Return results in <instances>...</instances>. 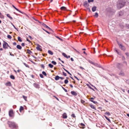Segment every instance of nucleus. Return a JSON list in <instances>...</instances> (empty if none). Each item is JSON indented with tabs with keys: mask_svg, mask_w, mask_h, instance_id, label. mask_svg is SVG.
I'll return each instance as SVG.
<instances>
[{
	"mask_svg": "<svg viewBox=\"0 0 129 129\" xmlns=\"http://www.w3.org/2000/svg\"><path fill=\"white\" fill-rule=\"evenodd\" d=\"M7 123L9 127L12 129H17L18 127L17 125L14 122L8 121Z\"/></svg>",
	"mask_w": 129,
	"mask_h": 129,
	"instance_id": "obj_1",
	"label": "nucleus"
},
{
	"mask_svg": "<svg viewBox=\"0 0 129 129\" xmlns=\"http://www.w3.org/2000/svg\"><path fill=\"white\" fill-rule=\"evenodd\" d=\"M125 3L120 1L119 3H118L117 5V7L118 9H120L122 7L125 5Z\"/></svg>",
	"mask_w": 129,
	"mask_h": 129,
	"instance_id": "obj_2",
	"label": "nucleus"
},
{
	"mask_svg": "<svg viewBox=\"0 0 129 129\" xmlns=\"http://www.w3.org/2000/svg\"><path fill=\"white\" fill-rule=\"evenodd\" d=\"M117 44L121 49L123 51H125L126 50L125 47L122 45V44H120L118 42H117Z\"/></svg>",
	"mask_w": 129,
	"mask_h": 129,
	"instance_id": "obj_3",
	"label": "nucleus"
},
{
	"mask_svg": "<svg viewBox=\"0 0 129 129\" xmlns=\"http://www.w3.org/2000/svg\"><path fill=\"white\" fill-rule=\"evenodd\" d=\"M9 114L10 117L13 118L14 116V114L13 110H10L9 112Z\"/></svg>",
	"mask_w": 129,
	"mask_h": 129,
	"instance_id": "obj_4",
	"label": "nucleus"
},
{
	"mask_svg": "<svg viewBox=\"0 0 129 129\" xmlns=\"http://www.w3.org/2000/svg\"><path fill=\"white\" fill-rule=\"evenodd\" d=\"M116 66L119 69H120L123 67V65L122 64L118 63H117Z\"/></svg>",
	"mask_w": 129,
	"mask_h": 129,
	"instance_id": "obj_5",
	"label": "nucleus"
},
{
	"mask_svg": "<svg viewBox=\"0 0 129 129\" xmlns=\"http://www.w3.org/2000/svg\"><path fill=\"white\" fill-rule=\"evenodd\" d=\"M41 24L44 27H46V28L49 29L51 31H53V30L49 27L46 24L43 23H42Z\"/></svg>",
	"mask_w": 129,
	"mask_h": 129,
	"instance_id": "obj_6",
	"label": "nucleus"
},
{
	"mask_svg": "<svg viewBox=\"0 0 129 129\" xmlns=\"http://www.w3.org/2000/svg\"><path fill=\"white\" fill-rule=\"evenodd\" d=\"M3 43V48L6 49L8 48V47H7V43L5 41H4Z\"/></svg>",
	"mask_w": 129,
	"mask_h": 129,
	"instance_id": "obj_7",
	"label": "nucleus"
},
{
	"mask_svg": "<svg viewBox=\"0 0 129 129\" xmlns=\"http://www.w3.org/2000/svg\"><path fill=\"white\" fill-rule=\"evenodd\" d=\"M34 86L36 88H40L39 85L37 83H34L33 84Z\"/></svg>",
	"mask_w": 129,
	"mask_h": 129,
	"instance_id": "obj_8",
	"label": "nucleus"
},
{
	"mask_svg": "<svg viewBox=\"0 0 129 129\" xmlns=\"http://www.w3.org/2000/svg\"><path fill=\"white\" fill-rule=\"evenodd\" d=\"M38 46L36 47V49L38 50H39L40 51H42V49L41 48V46L39 44H37Z\"/></svg>",
	"mask_w": 129,
	"mask_h": 129,
	"instance_id": "obj_9",
	"label": "nucleus"
},
{
	"mask_svg": "<svg viewBox=\"0 0 129 129\" xmlns=\"http://www.w3.org/2000/svg\"><path fill=\"white\" fill-rule=\"evenodd\" d=\"M88 61L90 63L92 64L95 66H97L98 65V64L96 63H94L90 60H88Z\"/></svg>",
	"mask_w": 129,
	"mask_h": 129,
	"instance_id": "obj_10",
	"label": "nucleus"
},
{
	"mask_svg": "<svg viewBox=\"0 0 129 129\" xmlns=\"http://www.w3.org/2000/svg\"><path fill=\"white\" fill-rule=\"evenodd\" d=\"M123 14V13L122 11H120L118 13V15L119 17L122 16Z\"/></svg>",
	"mask_w": 129,
	"mask_h": 129,
	"instance_id": "obj_11",
	"label": "nucleus"
},
{
	"mask_svg": "<svg viewBox=\"0 0 129 129\" xmlns=\"http://www.w3.org/2000/svg\"><path fill=\"white\" fill-rule=\"evenodd\" d=\"M62 117L64 119H66L67 117V114L65 113H64L62 115Z\"/></svg>",
	"mask_w": 129,
	"mask_h": 129,
	"instance_id": "obj_12",
	"label": "nucleus"
},
{
	"mask_svg": "<svg viewBox=\"0 0 129 129\" xmlns=\"http://www.w3.org/2000/svg\"><path fill=\"white\" fill-rule=\"evenodd\" d=\"M71 94L75 96H76L77 95V93L75 91H72L71 92Z\"/></svg>",
	"mask_w": 129,
	"mask_h": 129,
	"instance_id": "obj_13",
	"label": "nucleus"
},
{
	"mask_svg": "<svg viewBox=\"0 0 129 129\" xmlns=\"http://www.w3.org/2000/svg\"><path fill=\"white\" fill-rule=\"evenodd\" d=\"M96 7L95 6H93L92 9V12H94L96 10Z\"/></svg>",
	"mask_w": 129,
	"mask_h": 129,
	"instance_id": "obj_14",
	"label": "nucleus"
},
{
	"mask_svg": "<svg viewBox=\"0 0 129 129\" xmlns=\"http://www.w3.org/2000/svg\"><path fill=\"white\" fill-rule=\"evenodd\" d=\"M93 99H94L93 98H90V101L92 102H93L94 104H96L97 103V102L93 101Z\"/></svg>",
	"mask_w": 129,
	"mask_h": 129,
	"instance_id": "obj_15",
	"label": "nucleus"
},
{
	"mask_svg": "<svg viewBox=\"0 0 129 129\" xmlns=\"http://www.w3.org/2000/svg\"><path fill=\"white\" fill-rule=\"evenodd\" d=\"M5 85H6L7 86H10L11 85V83L10 82H9L6 83L5 84Z\"/></svg>",
	"mask_w": 129,
	"mask_h": 129,
	"instance_id": "obj_16",
	"label": "nucleus"
},
{
	"mask_svg": "<svg viewBox=\"0 0 129 129\" xmlns=\"http://www.w3.org/2000/svg\"><path fill=\"white\" fill-rule=\"evenodd\" d=\"M16 47L18 49L20 50L22 48L19 45H17Z\"/></svg>",
	"mask_w": 129,
	"mask_h": 129,
	"instance_id": "obj_17",
	"label": "nucleus"
},
{
	"mask_svg": "<svg viewBox=\"0 0 129 129\" xmlns=\"http://www.w3.org/2000/svg\"><path fill=\"white\" fill-rule=\"evenodd\" d=\"M60 9L62 10H67L66 8L64 6L61 7Z\"/></svg>",
	"mask_w": 129,
	"mask_h": 129,
	"instance_id": "obj_18",
	"label": "nucleus"
},
{
	"mask_svg": "<svg viewBox=\"0 0 129 129\" xmlns=\"http://www.w3.org/2000/svg\"><path fill=\"white\" fill-rule=\"evenodd\" d=\"M89 106L92 108L94 110H96L95 108L94 107V105H89Z\"/></svg>",
	"mask_w": 129,
	"mask_h": 129,
	"instance_id": "obj_19",
	"label": "nucleus"
},
{
	"mask_svg": "<svg viewBox=\"0 0 129 129\" xmlns=\"http://www.w3.org/2000/svg\"><path fill=\"white\" fill-rule=\"evenodd\" d=\"M24 109V108L23 107L21 106L20 107L19 109V111L20 112H21V111Z\"/></svg>",
	"mask_w": 129,
	"mask_h": 129,
	"instance_id": "obj_20",
	"label": "nucleus"
},
{
	"mask_svg": "<svg viewBox=\"0 0 129 129\" xmlns=\"http://www.w3.org/2000/svg\"><path fill=\"white\" fill-rule=\"evenodd\" d=\"M12 6L17 11H18L20 13H21L20 11L18 9H17L16 7H15L14 5H12Z\"/></svg>",
	"mask_w": 129,
	"mask_h": 129,
	"instance_id": "obj_21",
	"label": "nucleus"
},
{
	"mask_svg": "<svg viewBox=\"0 0 129 129\" xmlns=\"http://www.w3.org/2000/svg\"><path fill=\"white\" fill-rule=\"evenodd\" d=\"M60 79V77L58 76H56L55 77V79L56 80H57Z\"/></svg>",
	"mask_w": 129,
	"mask_h": 129,
	"instance_id": "obj_22",
	"label": "nucleus"
},
{
	"mask_svg": "<svg viewBox=\"0 0 129 129\" xmlns=\"http://www.w3.org/2000/svg\"><path fill=\"white\" fill-rule=\"evenodd\" d=\"M7 17H8L11 20H12L13 19L12 18L11 16L10 15V14H7Z\"/></svg>",
	"mask_w": 129,
	"mask_h": 129,
	"instance_id": "obj_23",
	"label": "nucleus"
},
{
	"mask_svg": "<svg viewBox=\"0 0 129 129\" xmlns=\"http://www.w3.org/2000/svg\"><path fill=\"white\" fill-rule=\"evenodd\" d=\"M27 53L29 54H30L32 53V52L29 49H27Z\"/></svg>",
	"mask_w": 129,
	"mask_h": 129,
	"instance_id": "obj_24",
	"label": "nucleus"
},
{
	"mask_svg": "<svg viewBox=\"0 0 129 129\" xmlns=\"http://www.w3.org/2000/svg\"><path fill=\"white\" fill-rule=\"evenodd\" d=\"M119 75L120 76H124V74L123 72H121L119 74Z\"/></svg>",
	"mask_w": 129,
	"mask_h": 129,
	"instance_id": "obj_25",
	"label": "nucleus"
},
{
	"mask_svg": "<svg viewBox=\"0 0 129 129\" xmlns=\"http://www.w3.org/2000/svg\"><path fill=\"white\" fill-rule=\"evenodd\" d=\"M48 53L51 55H52L53 54V52L50 50H49L48 51Z\"/></svg>",
	"mask_w": 129,
	"mask_h": 129,
	"instance_id": "obj_26",
	"label": "nucleus"
},
{
	"mask_svg": "<svg viewBox=\"0 0 129 129\" xmlns=\"http://www.w3.org/2000/svg\"><path fill=\"white\" fill-rule=\"evenodd\" d=\"M23 98L25 100V101H27V97L26 96H25L24 95H23L22 96Z\"/></svg>",
	"mask_w": 129,
	"mask_h": 129,
	"instance_id": "obj_27",
	"label": "nucleus"
},
{
	"mask_svg": "<svg viewBox=\"0 0 129 129\" xmlns=\"http://www.w3.org/2000/svg\"><path fill=\"white\" fill-rule=\"evenodd\" d=\"M10 78L12 79H15V77L13 75H11L10 76Z\"/></svg>",
	"mask_w": 129,
	"mask_h": 129,
	"instance_id": "obj_28",
	"label": "nucleus"
},
{
	"mask_svg": "<svg viewBox=\"0 0 129 129\" xmlns=\"http://www.w3.org/2000/svg\"><path fill=\"white\" fill-rule=\"evenodd\" d=\"M18 40L20 42H22V40L21 39L20 37H18Z\"/></svg>",
	"mask_w": 129,
	"mask_h": 129,
	"instance_id": "obj_29",
	"label": "nucleus"
},
{
	"mask_svg": "<svg viewBox=\"0 0 129 129\" xmlns=\"http://www.w3.org/2000/svg\"><path fill=\"white\" fill-rule=\"evenodd\" d=\"M104 117L109 122H110V120L106 116H104Z\"/></svg>",
	"mask_w": 129,
	"mask_h": 129,
	"instance_id": "obj_30",
	"label": "nucleus"
},
{
	"mask_svg": "<svg viewBox=\"0 0 129 129\" xmlns=\"http://www.w3.org/2000/svg\"><path fill=\"white\" fill-rule=\"evenodd\" d=\"M48 66L51 68H52L53 67V65L51 64H48Z\"/></svg>",
	"mask_w": 129,
	"mask_h": 129,
	"instance_id": "obj_31",
	"label": "nucleus"
},
{
	"mask_svg": "<svg viewBox=\"0 0 129 129\" xmlns=\"http://www.w3.org/2000/svg\"><path fill=\"white\" fill-rule=\"evenodd\" d=\"M62 55L63 56L65 57H67V55L64 53H62Z\"/></svg>",
	"mask_w": 129,
	"mask_h": 129,
	"instance_id": "obj_32",
	"label": "nucleus"
},
{
	"mask_svg": "<svg viewBox=\"0 0 129 129\" xmlns=\"http://www.w3.org/2000/svg\"><path fill=\"white\" fill-rule=\"evenodd\" d=\"M105 114L108 116H109L110 115V114L109 112H106Z\"/></svg>",
	"mask_w": 129,
	"mask_h": 129,
	"instance_id": "obj_33",
	"label": "nucleus"
},
{
	"mask_svg": "<svg viewBox=\"0 0 129 129\" xmlns=\"http://www.w3.org/2000/svg\"><path fill=\"white\" fill-rule=\"evenodd\" d=\"M7 37L8 39H11L12 38L11 36L9 35H7Z\"/></svg>",
	"mask_w": 129,
	"mask_h": 129,
	"instance_id": "obj_34",
	"label": "nucleus"
},
{
	"mask_svg": "<svg viewBox=\"0 0 129 129\" xmlns=\"http://www.w3.org/2000/svg\"><path fill=\"white\" fill-rule=\"evenodd\" d=\"M68 82V80L66 79L64 80V82L65 84H67Z\"/></svg>",
	"mask_w": 129,
	"mask_h": 129,
	"instance_id": "obj_35",
	"label": "nucleus"
},
{
	"mask_svg": "<svg viewBox=\"0 0 129 129\" xmlns=\"http://www.w3.org/2000/svg\"><path fill=\"white\" fill-rule=\"evenodd\" d=\"M71 116L72 117H73L74 118H75V119H76V116L75 115V114H72V115H71Z\"/></svg>",
	"mask_w": 129,
	"mask_h": 129,
	"instance_id": "obj_36",
	"label": "nucleus"
},
{
	"mask_svg": "<svg viewBox=\"0 0 129 129\" xmlns=\"http://www.w3.org/2000/svg\"><path fill=\"white\" fill-rule=\"evenodd\" d=\"M51 63L53 64L54 65H55L56 64V62L54 61H51Z\"/></svg>",
	"mask_w": 129,
	"mask_h": 129,
	"instance_id": "obj_37",
	"label": "nucleus"
},
{
	"mask_svg": "<svg viewBox=\"0 0 129 129\" xmlns=\"http://www.w3.org/2000/svg\"><path fill=\"white\" fill-rule=\"evenodd\" d=\"M62 86V88H63V89L64 90V91L66 92H68V91H67V90L66 89H65L64 87H63L62 86Z\"/></svg>",
	"mask_w": 129,
	"mask_h": 129,
	"instance_id": "obj_38",
	"label": "nucleus"
},
{
	"mask_svg": "<svg viewBox=\"0 0 129 129\" xmlns=\"http://www.w3.org/2000/svg\"><path fill=\"white\" fill-rule=\"evenodd\" d=\"M42 73L43 75L45 76H46L47 75L46 74V73L45 72L43 71L42 72Z\"/></svg>",
	"mask_w": 129,
	"mask_h": 129,
	"instance_id": "obj_39",
	"label": "nucleus"
},
{
	"mask_svg": "<svg viewBox=\"0 0 129 129\" xmlns=\"http://www.w3.org/2000/svg\"><path fill=\"white\" fill-rule=\"evenodd\" d=\"M98 14L97 13H96L94 15V16H95L96 17H98Z\"/></svg>",
	"mask_w": 129,
	"mask_h": 129,
	"instance_id": "obj_40",
	"label": "nucleus"
},
{
	"mask_svg": "<svg viewBox=\"0 0 129 129\" xmlns=\"http://www.w3.org/2000/svg\"><path fill=\"white\" fill-rule=\"evenodd\" d=\"M62 74H63V75H64V76H67V74L64 72H63Z\"/></svg>",
	"mask_w": 129,
	"mask_h": 129,
	"instance_id": "obj_41",
	"label": "nucleus"
},
{
	"mask_svg": "<svg viewBox=\"0 0 129 129\" xmlns=\"http://www.w3.org/2000/svg\"><path fill=\"white\" fill-rule=\"evenodd\" d=\"M81 103L82 104H84V103L85 102L84 101L82 100H81Z\"/></svg>",
	"mask_w": 129,
	"mask_h": 129,
	"instance_id": "obj_42",
	"label": "nucleus"
},
{
	"mask_svg": "<svg viewBox=\"0 0 129 129\" xmlns=\"http://www.w3.org/2000/svg\"><path fill=\"white\" fill-rule=\"evenodd\" d=\"M93 2V0H88V2L89 3H90L91 2Z\"/></svg>",
	"mask_w": 129,
	"mask_h": 129,
	"instance_id": "obj_43",
	"label": "nucleus"
},
{
	"mask_svg": "<svg viewBox=\"0 0 129 129\" xmlns=\"http://www.w3.org/2000/svg\"><path fill=\"white\" fill-rule=\"evenodd\" d=\"M40 76L41 78H44L43 75L41 74H40Z\"/></svg>",
	"mask_w": 129,
	"mask_h": 129,
	"instance_id": "obj_44",
	"label": "nucleus"
},
{
	"mask_svg": "<svg viewBox=\"0 0 129 129\" xmlns=\"http://www.w3.org/2000/svg\"><path fill=\"white\" fill-rule=\"evenodd\" d=\"M115 51L117 53V54H119V53L117 51V49H115Z\"/></svg>",
	"mask_w": 129,
	"mask_h": 129,
	"instance_id": "obj_45",
	"label": "nucleus"
},
{
	"mask_svg": "<svg viewBox=\"0 0 129 129\" xmlns=\"http://www.w3.org/2000/svg\"><path fill=\"white\" fill-rule=\"evenodd\" d=\"M126 27L128 29H129V24H126Z\"/></svg>",
	"mask_w": 129,
	"mask_h": 129,
	"instance_id": "obj_46",
	"label": "nucleus"
},
{
	"mask_svg": "<svg viewBox=\"0 0 129 129\" xmlns=\"http://www.w3.org/2000/svg\"><path fill=\"white\" fill-rule=\"evenodd\" d=\"M12 25L13 26V27H14V28L16 29V30H18V29L16 28V27H15V26L14 25V24H12Z\"/></svg>",
	"mask_w": 129,
	"mask_h": 129,
	"instance_id": "obj_47",
	"label": "nucleus"
},
{
	"mask_svg": "<svg viewBox=\"0 0 129 129\" xmlns=\"http://www.w3.org/2000/svg\"><path fill=\"white\" fill-rule=\"evenodd\" d=\"M43 30H44V31H45L46 33H47L48 34H50V33H49V32L47 30H45V29H44L43 28Z\"/></svg>",
	"mask_w": 129,
	"mask_h": 129,
	"instance_id": "obj_48",
	"label": "nucleus"
},
{
	"mask_svg": "<svg viewBox=\"0 0 129 129\" xmlns=\"http://www.w3.org/2000/svg\"><path fill=\"white\" fill-rule=\"evenodd\" d=\"M41 67L42 68H43V69H44V68H45V66H44V65L43 64H41Z\"/></svg>",
	"mask_w": 129,
	"mask_h": 129,
	"instance_id": "obj_49",
	"label": "nucleus"
},
{
	"mask_svg": "<svg viewBox=\"0 0 129 129\" xmlns=\"http://www.w3.org/2000/svg\"><path fill=\"white\" fill-rule=\"evenodd\" d=\"M58 101H59V100L57 98L56 96H53Z\"/></svg>",
	"mask_w": 129,
	"mask_h": 129,
	"instance_id": "obj_50",
	"label": "nucleus"
},
{
	"mask_svg": "<svg viewBox=\"0 0 129 129\" xmlns=\"http://www.w3.org/2000/svg\"><path fill=\"white\" fill-rule=\"evenodd\" d=\"M125 54L127 55V56H129V54L128 52L125 53Z\"/></svg>",
	"mask_w": 129,
	"mask_h": 129,
	"instance_id": "obj_51",
	"label": "nucleus"
},
{
	"mask_svg": "<svg viewBox=\"0 0 129 129\" xmlns=\"http://www.w3.org/2000/svg\"><path fill=\"white\" fill-rule=\"evenodd\" d=\"M10 53V55L12 56H14V55L13 54H11V53L10 52H9Z\"/></svg>",
	"mask_w": 129,
	"mask_h": 129,
	"instance_id": "obj_52",
	"label": "nucleus"
},
{
	"mask_svg": "<svg viewBox=\"0 0 129 129\" xmlns=\"http://www.w3.org/2000/svg\"><path fill=\"white\" fill-rule=\"evenodd\" d=\"M26 40L27 41H28V42L29 43H31V41L29 40L28 38H27L26 39Z\"/></svg>",
	"mask_w": 129,
	"mask_h": 129,
	"instance_id": "obj_53",
	"label": "nucleus"
},
{
	"mask_svg": "<svg viewBox=\"0 0 129 129\" xmlns=\"http://www.w3.org/2000/svg\"><path fill=\"white\" fill-rule=\"evenodd\" d=\"M13 45H15V46L16 45V43L15 42H13Z\"/></svg>",
	"mask_w": 129,
	"mask_h": 129,
	"instance_id": "obj_54",
	"label": "nucleus"
},
{
	"mask_svg": "<svg viewBox=\"0 0 129 129\" xmlns=\"http://www.w3.org/2000/svg\"><path fill=\"white\" fill-rule=\"evenodd\" d=\"M89 87L90 89H91L92 90H94V89L92 88L91 86H89Z\"/></svg>",
	"mask_w": 129,
	"mask_h": 129,
	"instance_id": "obj_55",
	"label": "nucleus"
},
{
	"mask_svg": "<svg viewBox=\"0 0 129 129\" xmlns=\"http://www.w3.org/2000/svg\"><path fill=\"white\" fill-rule=\"evenodd\" d=\"M87 3H84V5L85 6H87Z\"/></svg>",
	"mask_w": 129,
	"mask_h": 129,
	"instance_id": "obj_56",
	"label": "nucleus"
},
{
	"mask_svg": "<svg viewBox=\"0 0 129 129\" xmlns=\"http://www.w3.org/2000/svg\"><path fill=\"white\" fill-rule=\"evenodd\" d=\"M21 45L22 46H24L25 45V44L24 43H22L21 44Z\"/></svg>",
	"mask_w": 129,
	"mask_h": 129,
	"instance_id": "obj_57",
	"label": "nucleus"
},
{
	"mask_svg": "<svg viewBox=\"0 0 129 129\" xmlns=\"http://www.w3.org/2000/svg\"><path fill=\"white\" fill-rule=\"evenodd\" d=\"M80 124L81 125V126H85V125L83 123H81Z\"/></svg>",
	"mask_w": 129,
	"mask_h": 129,
	"instance_id": "obj_58",
	"label": "nucleus"
},
{
	"mask_svg": "<svg viewBox=\"0 0 129 129\" xmlns=\"http://www.w3.org/2000/svg\"><path fill=\"white\" fill-rule=\"evenodd\" d=\"M80 68L81 69H82V70H83V69H84L82 67H80Z\"/></svg>",
	"mask_w": 129,
	"mask_h": 129,
	"instance_id": "obj_59",
	"label": "nucleus"
},
{
	"mask_svg": "<svg viewBox=\"0 0 129 129\" xmlns=\"http://www.w3.org/2000/svg\"><path fill=\"white\" fill-rule=\"evenodd\" d=\"M31 76L33 78H34V76L33 75H31Z\"/></svg>",
	"mask_w": 129,
	"mask_h": 129,
	"instance_id": "obj_60",
	"label": "nucleus"
},
{
	"mask_svg": "<svg viewBox=\"0 0 129 129\" xmlns=\"http://www.w3.org/2000/svg\"><path fill=\"white\" fill-rule=\"evenodd\" d=\"M75 77L78 80H79V79H78V78L76 76H75Z\"/></svg>",
	"mask_w": 129,
	"mask_h": 129,
	"instance_id": "obj_61",
	"label": "nucleus"
},
{
	"mask_svg": "<svg viewBox=\"0 0 129 129\" xmlns=\"http://www.w3.org/2000/svg\"><path fill=\"white\" fill-rule=\"evenodd\" d=\"M75 50L76 51V52L77 53H79V52L78 51H77V50H76V49H75Z\"/></svg>",
	"mask_w": 129,
	"mask_h": 129,
	"instance_id": "obj_62",
	"label": "nucleus"
},
{
	"mask_svg": "<svg viewBox=\"0 0 129 129\" xmlns=\"http://www.w3.org/2000/svg\"><path fill=\"white\" fill-rule=\"evenodd\" d=\"M70 87H71V88H73V86L71 84H70Z\"/></svg>",
	"mask_w": 129,
	"mask_h": 129,
	"instance_id": "obj_63",
	"label": "nucleus"
},
{
	"mask_svg": "<svg viewBox=\"0 0 129 129\" xmlns=\"http://www.w3.org/2000/svg\"><path fill=\"white\" fill-rule=\"evenodd\" d=\"M71 60L72 61H73L74 60V59H73V58H71Z\"/></svg>",
	"mask_w": 129,
	"mask_h": 129,
	"instance_id": "obj_64",
	"label": "nucleus"
}]
</instances>
